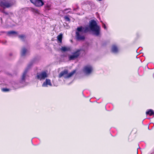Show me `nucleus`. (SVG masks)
Returning a JSON list of instances; mask_svg holds the SVG:
<instances>
[{"label":"nucleus","instance_id":"nucleus-1","mask_svg":"<svg viewBox=\"0 0 154 154\" xmlns=\"http://www.w3.org/2000/svg\"><path fill=\"white\" fill-rule=\"evenodd\" d=\"M92 31L93 35L97 36L100 35L101 28L97 25V22L94 20H91L89 23L88 27L80 26L78 27L76 31V36L78 40H84L85 37L84 34L89 31Z\"/></svg>","mask_w":154,"mask_h":154},{"label":"nucleus","instance_id":"nucleus-2","mask_svg":"<svg viewBox=\"0 0 154 154\" xmlns=\"http://www.w3.org/2000/svg\"><path fill=\"white\" fill-rule=\"evenodd\" d=\"M14 4V2L11 1L5 0L0 2V6L4 8L11 7Z\"/></svg>","mask_w":154,"mask_h":154},{"label":"nucleus","instance_id":"nucleus-3","mask_svg":"<svg viewBox=\"0 0 154 154\" xmlns=\"http://www.w3.org/2000/svg\"><path fill=\"white\" fill-rule=\"evenodd\" d=\"M76 72V70H74L68 74V71L67 70H64L60 72L59 77L60 78L63 76L65 78H68L71 77Z\"/></svg>","mask_w":154,"mask_h":154},{"label":"nucleus","instance_id":"nucleus-4","mask_svg":"<svg viewBox=\"0 0 154 154\" xmlns=\"http://www.w3.org/2000/svg\"><path fill=\"white\" fill-rule=\"evenodd\" d=\"M32 65V63H30L28 65L27 68L24 71L21 77V79L20 81V82L23 84L25 81L26 78L27 76V73L29 70L31 66Z\"/></svg>","mask_w":154,"mask_h":154},{"label":"nucleus","instance_id":"nucleus-5","mask_svg":"<svg viewBox=\"0 0 154 154\" xmlns=\"http://www.w3.org/2000/svg\"><path fill=\"white\" fill-rule=\"evenodd\" d=\"M81 51V49H78L75 52L72 53V54L69 56V60H74L78 58L80 54Z\"/></svg>","mask_w":154,"mask_h":154},{"label":"nucleus","instance_id":"nucleus-6","mask_svg":"<svg viewBox=\"0 0 154 154\" xmlns=\"http://www.w3.org/2000/svg\"><path fill=\"white\" fill-rule=\"evenodd\" d=\"M48 77V74L45 72L43 71L37 73L36 78L40 81L44 80Z\"/></svg>","mask_w":154,"mask_h":154},{"label":"nucleus","instance_id":"nucleus-7","mask_svg":"<svg viewBox=\"0 0 154 154\" xmlns=\"http://www.w3.org/2000/svg\"><path fill=\"white\" fill-rule=\"evenodd\" d=\"M30 2L37 7H40L44 4L43 0H30Z\"/></svg>","mask_w":154,"mask_h":154},{"label":"nucleus","instance_id":"nucleus-8","mask_svg":"<svg viewBox=\"0 0 154 154\" xmlns=\"http://www.w3.org/2000/svg\"><path fill=\"white\" fill-rule=\"evenodd\" d=\"M93 70V69L92 66L90 65H87L84 67L83 71L85 74L89 75L92 72Z\"/></svg>","mask_w":154,"mask_h":154},{"label":"nucleus","instance_id":"nucleus-9","mask_svg":"<svg viewBox=\"0 0 154 154\" xmlns=\"http://www.w3.org/2000/svg\"><path fill=\"white\" fill-rule=\"evenodd\" d=\"M52 86L51 80L49 79H46L42 84V86L43 87H48V86Z\"/></svg>","mask_w":154,"mask_h":154},{"label":"nucleus","instance_id":"nucleus-10","mask_svg":"<svg viewBox=\"0 0 154 154\" xmlns=\"http://www.w3.org/2000/svg\"><path fill=\"white\" fill-rule=\"evenodd\" d=\"M7 34L10 36H14L17 35V33L15 31H12L7 32Z\"/></svg>","mask_w":154,"mask_h":154},{"label":"nucleus","instance_id":"nucleus-11","mask_svg":"<svg viewBox=\"0 0 154 154\" xmlns=\"http://www.w3.org/2000/svg\"><path fill=\"white\" fill-rule=\"evenodd\" d=\"M52 8V5L50 2H48L45 5V8L46 10H51Z\"/></svg>","mask_w":154,"mask_h":154},{"label":"nucleus","instance_id":"nucleus-12","mask_svg":"<svg viewBox=\"0 0 154 154\" xmlns=\"http://www.w3.org/2000/svg\"><path fill=\"white\" fill-rule=\"evenodd\" d=\"M111 50L112 52L114 53H117L118 52V49L117 46L116 45H113L112 47Z\"/></svg>","mask_w":154,"mask_h":154},{"label":"nucleus","instance_id":"nucleus-13","mask_svg":"<svg viewBox=\"0 0 154 154\" xmlns=\"http://www.w3.org/2000/svg\"><path fill=\"white\" fill-rule=\"evenodd\" d=\"M28 51L25 48H23L21 51V54L22 56H24L28 52Z\"/></svg>","mask_w":154,"mask_h":154},{"label":"nucleus","instance_id":"nucleus-14","mask_svg":"<svg viewBox=\"0 0 154 154\" xmlns=\"http://www.w3.org/2000/svg\"><path fill=\"white\" fill-rule=\"evenodd\" d=\"M61 51L65 52L66 51H68L70 50V48L69 47H62L60 48Z\"/></svg>","mask_w":154,"mask_h":154},{"label":"nucleus","instance_id":"nucleus-15","mask_svg":"<svg viewBox=\"0 0 154 154\" xmlns=\"http://www.w3.org/2000/svg\"><path fill=\"white\" fill-rule=\"evenodd\" d=\"M63 37V34L62 33H60L59 35H58L57 37V40L59 41L60 43H61L62 42V39Z\"/></svg>","mask_w":154,"mask_h":154},{"label":"nucleus","instance_id":"nucleus-16","mask_svg":"<svg viewBox=\"0 0 154 154\" xmlns=\"http://www.w3.org/2000/svg\"><path fill=\"white\" fill-rule=\"evenodd\" d=\"M146 115H149L151 116L154 113L152 110L150 109L146 112Z\"/></svg>","mask_w":154,"mask_h":154},{"label":"nucleus","instance_id":"nucleus-17","mask_svg":"<svg viewBox=\"0 0 154 154\" xmlns=\"http://www.w3.org/2000/svg\"><path fill=\"white\" fill-rule=\"evenodd\" d=\"M19 38L21 40H23L25 38V36L23 35H21L19 36Z\"/></svg>","mask_w":154,"mask_h":154},{"label":"nucleus","instance_id":"nucleus-18","mask_svg":"<svg viewBox=\"0 0 154 154\" xmlns=\"http://www.w3.org/2000/svg\"><path fill=\"white\" fill-rule=\"evenodd\" d=\"M32 11L37 14H38L39 13V11L36 9H33Z\"/></svg>","mask_w":154,"mask_h":154},{"label":"nucleus","instance_id":"nucleus-19","mask_svg":"<svg viewBox=\"0 0 154 154\" xmlns=\"http://www.w3.org/2000/svg\"><path fill=\"white\" fill-rule=\"evenodd\" d=\"M64 19L66 21H69L70 20V19L67 16H65L64 17Z\"/></svg>","mask_w":154,"mask_h":154},{"label":"nucleus","instance_id":"nucleus-20","mask_svg":"<svg viewBox=\"0 0 154 154\" xmlns=\"http://www.w3.org/2000/svg\"><path fill=\"white\" fill-rule=\"evenodd\" d=\"M2 90L3 91L7 92L9 91V90L7 88H4L2 89Z\"/></svg>","mask_w":154,"mask_h":154},{"label":"nucleus","instance_id":"nucleus-21","mask_svg":"<svg viewBox=\"0 0 154 154\" xmlns=\"http://www.w3.org/2000/svg\"><path fill=\"white\" fill-rule=\"evenodd\" d=\"M102 27L106 30L107 29V28L106 27V26L105 25V24L104 23H102Z\"/></svg>","mask_w":154,"mask_h":154},{"label":"nucleus","instance_id":"nucleus-22","mask_svg":"<svg viewBox=\"0 0 154 154\" xmlns=\"http://www.w3.org/2000/svg\"><path fill=\"white\" fill-rule=\"evenodd\" d=\"M69 9H65V10L63 11V13H65V12H66V10H69Z\"/></svg>","mask_w":154,"mask_h":154},{"label":"nucleus","instance_id":"nucleus-23","mask_svg":"<svg viewBox=\"0 0 154 154\" xmlns=\"http://www.w3.org/2000/svg\"><path fill=\"white\" fill-rule=\"evenodd\" d=\"M3 12H4V13L5 14H8V13H7V12H5V11H3Z\"/></svg>","mask_w":154,"mask_h":154},{"label":"nucleus","instance_id":"nucleus-24","mask_svg":"<svg viewBox=\"0 0 154 154\" xmlns=\"http://www.w3.org/2000/svg\"><path fill=\"white\" fill-rule=\"evenodd\" d=\"M6 42H7L6 41H5V42L4 43H6Z\"/></svg>","mask_w":154,"mask_h":154}]
</instances>
